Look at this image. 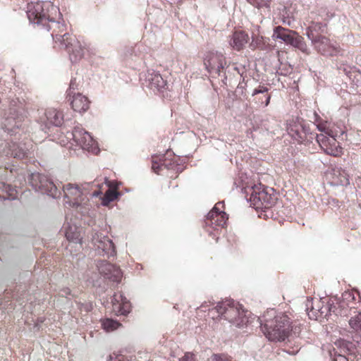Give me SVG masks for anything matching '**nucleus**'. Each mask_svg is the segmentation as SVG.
<instances>
[{
	"instance_id": "obj_1",
	"label": "nucleus",
	"mask_w": 361,
	"mask_h": 361,
	"mask_svg": "<svg viewBox=\"0 0 361 361\" xmlns=\"http://www.w3.org/2000/svg\"><path fill=\"white\" fill-rule=\"evenodd\" d=\"M27 15L31 23L46 27L48 31L52 30L53 39L64 47L71 62L80 61L84 57L85 52L89 51V44L66 32V24L59 21L61 17L60 10L52 2H31L27 5Z\"/></svg>"
},
{
	"instance_id": "obj_2",
	"label": "nucleus",
	"mask_w": 361,
	"mask_h": 361,
	"mask_svg": "<svg viewBox=\"0 0 361 361\" xmlns=\"http://www.w3.org/2000/svg\"><path fill=\"white\" fill-rule=\"evenodd\" d=\"M264 324L261 328L265 336L271 341H284L289 337H298L301 326L284 313L276 314L274 310L267 311L264 316Z\"/></svg>"
},
{
	"instance_id": "obj_3",
	"label": "nucleus",
	"mask_w": 361,
	"mask_h": 361,
	"mask_svg": "<svg viewBox=\"0 0 361 361\" xmlns=\"http://www.w3.org/2000/svg\"><path fill=\"white\" fill-rule=\"evenodd\" d=\"M214 310L226 320L238 327L247 326L248 317L240 305L234 301L226 300L219 303Z\"/></svg>"
},
{
	"instance_id": "obj_4",
	"label": "nucleus",
	"mask_w": 361,
	"mask_h": 361,
	"mask_svg": "<svg viewBox=\"0 0 361 361\" xmlns=\"http://www.w3.org/2000/svg\"><path fill=\"white\" fill-rule=\"evenodd\" d=\"M224 204L223 202L216 203L213 209L207 215L204 221V228L205 231L211 235L216 237L225 226L228 219V214L224 211Z\"/></svg>"
},
{
	"instance_id": "obj_5",
	"label": "nucleus",
	"mask_w": 361,
	"mask_h": 361,
	"mask_svg": "<svg viewBox=\"0 0 361 361\" xmlns=\"http://www.w3.org/2000/svg\"><path fill=\"white\" fill-rule=\"evenodd\" d=\"M276 197L262 184L255 185L251 188L250 204L256 209H269L276 202Z\"/></svg>"
},
{
	"instance_id": "obj_6",
	"label": "nucleus",
	"mask_w": 361,
	"mask_h": 361,
	"mask_svg": "<svg viewBox=\"0 0 361 361\" xmlns=\"http://www.w3.org/2000/svg\"><path fill=\"white\" fill-rule=\"evenodd\" d=\"M29 183L37 191L47 194L52 197L60 195V191L52 180L46 175L41 173H32L29 177Z\"/></svg>"
},
{
	"instance_id": "obj_7",
	"label": "nucleus",
	"mask_w": 361,
	"mask_h": 361,
	"mask_svg": "<svg viewBox=\"0 0 361 361\" xmlns=\"http://www.w3.org/2000/svg\"><path fill=\"white\" fill-rule=\"evenodd\" d=\"M272 37L274 39H281L286 44L292 45L305 52L307 50V45L302 36L296 32L289 29L277 26L274 30Z\"/></svg>"
},
{
	"instance_id": "obj_8",
	"label": "nucleus",
	"mask_w": 361,
	"mask_h": 361,
	"mask_svg": "<svg viewBox=\"0 0 361 361\" xmlns=\"http://www.w3.org/2000/svg\"><path fill=\"white\" fill-rule=\"evenodd\" d=\"M64 197L72 206H78L86 198L87 192L84 185L68 183L63 186Z\"/></svg>"
},
{
	"instance_id": "obj_9",
	"label": "nucleus",
	"mask_w": 361,
	"mask_h": 361,
	"mask_svg": "<svg viewBox=\"0 0 361 361\" xmlns=\"http://www.w3.org/2000/svg\"><path fill=\"white\" fill-rule=\"evenodd\" d=\"M204 65L209 73H216L219 75L226 65V57L218 51H207L204 56Z\"/></svg>"
},
{
	"instance_id": "obj_10",
	"label": "nucleus",
	"mask_w": 361,
	"mask_h": 361,
	"mask_svg": "<svg viewBox=\"0 0 361 361\" xmlns=\"http://www.w3.org/2000/svg\"><path fill=\"white\" fill-rule=\"evenodd\" d=\"M72 140L75 145L88 152H93L96 149V142L89 133L81 127H75L73 132L70 133Z\"/></svg>"
},
{
	"instance_id": "obj_11",
	"label": "nucleus",
	"mask_w": 361,
	"mask_h": 361,
	"mask_svg": "<svg viewBox=\"0 0 361 361\" xmlns=\"http://www.w3.org/2000/svg\"><path fill=\"white\" fill-rule=\"evenodd\" d=\"M324 134L317 135L316 140L321 149L329 155L338 157L342 154V148L340 147L338 142L334 137V135L329 136Z\"/></svg>"
},
{
	"instance_id": "obj_12",
	"label": "nucleus",
	"mask_w": 361,
	"mask_h": 361,
	"mask_svg": "<svg viewBox=\"0 0 361 361\" xmlns=\"http://www.w3.org/2000/svg\"><path fill=\"white\" fill-rule=\"evenodd\" d=\"M112 311L115 315H127L131 310L130 302L122 293H115L111 300Z\"/></svg>"
},
{
	"instance_id": "obj_13",
	"label": "nucleus",
	"mask_w": 361,
	"mask_h": 361,
	"mask_svg": "<svg viewBox=\"0 0 361 361\" xmlns=\"http://www.w3.org/2000/svg\"><path fill=\"white\" fill-rule=\"evenodd\" d=\"M92 242L98 249H101L108 256L114 257L116 255V247L111 240L109 237L102 235L96 233L92 237Z\"/></svg>"
},
{
	"instance_id": "obj_14",
	"label": "nucleus",
	"mask_w": 361,
	"mask_h": 361,
	"mask_svg": "<svg viewBox=\"0 0 361 361\" xmlns=\"http://www.w3.org/2000/svg\"><path fill=\"white\" fill-rule=\"evenodd\" d=\"M98 269L101 274L112 281L118 282L121 280V271L114 264L104 261L99 264Z\"/></svg>"
},
{
	"instance_id": "obj_15",
	"label": "nucleus",
	"mask_w": 361,
	"mask_h": 361,
	"mask_svg": "<svg viewBox=\"0 0 361 361\" xmlns=\"http://www.w3.org/2000/svg\"><path fill=\"white\" fill-rule=\"evenodd\" d=\"M287 130L288 134L299 143L308 140L310 134L308 128L299 122L290 123Z\"/></svg>"
},
{
	"instance_id": "obj_16",
	"label": "nucleus",
	"mask_w": 361,
	"mask_h": 361,
	"mask_svg": "<svg viewBox=\"0 0 361 361\" xmlns=\"http://www.w3.org/2000/svg\"><path fill=\"white\" fill-rule=\"evenodd\" d=\"M66 98L75 111L83 113L90 108V102L88 98L79 92Z\"/></svg>"
},
{
	"instance_id": "obj_17",
	"label": "nucleus",
	"mask_w": 361,
	"mask_h": 361,
	"mask_svg": "<svg viewBox=\"0 0 361 361\" xmlns=\"http://www.w3.org/2000/svg\"><path fill=\"white\" fill-rule=\"evenodd\" d=\"M249 39L250 37L245 31H235L232 35L230 44L235 50L240 51L248 43Z\"/></svg>"
},
{
	"instance_id": "obj_18",
	"label": "nucleus",
	"mask_w": 361,
	"mask_h": 361,
	"mask_svg": "<svg viewBox=\"0 0 361 361\" xmlns=\"http://www.w3.org/2000/svg\"><path fill=\"white\" fill-rule=\"evenodd\" d=\"M149 86L153 90L163 92L167 87V82L165 80L160 73L153 72L149 75L148 78Z\"/></svg>"
},
{
	"instance_id": "obj_19",
	"label": "nucleus",
	"mask_w": 361,
	"mask_h": 361,
	"mask_svg": "<svg viewBox=\"0 0 361 361\" xmlns=\"http://www.w3.org/2000/svg\"><path fill=\"white\" fill-rule=\"evenodd\" d=\"M326 28V24L312 22V24L307 28L306 34L311 41L315 40V39L323 35L322 34L325 32Z\"/></svg>"
},
{
	"instance_id": "obj_20",
	"label": "nucleus",
	"mask_w": 361,
	"mask_h": 361,
	"mask_svg": "<svg viewBox=\"0 0 361 361\" xmlns=\"http://www.w3.org/2000/svg\"><path fill=\"white\" fill-rule=\"evenodd\" d=\"M269 89L263 85H259L258 88L254 90L252 95H257L259 94H263L262 97H257L255 98L256 103L258 106H267L270 102L271 94L268 93Z\"/></svg>"
},
{
	"instance_id": "obj_21",
	"label": "nucleus",
	"mask_w": 361,
	"mask_h": 361,
	"mask_svg": "<svg viewBox=\"0 0 361 361\" xmlns=\"http://www.w3.org/2000/svg\"><path fill=\"white\" fill-rule=\"evenodd\" d=\"M45 116L49 123L56 126H61L63 122V114L54 108L47 109Z\"/></svg>"
},
{
	"instance_id": "obj_22",
	"label": "nucleus",
	"mask_w": 361,
	"mask_h": 361,
	"mask_svg": "<svg viewBox=\"0 0 361 361\" xmlns=\"http://www.w3.org/2000/svg\"><path fill=\"white\" fill-rule=\"evenodd\" d=\"M312 42L322 54H331L332 49L330 40L326 37L322 35L315 39V40H312Z\"/></svg>"
},
{
	"instance_id": "obj_23",
	"label": "nucleus",
	"mask_w": 361,
	"mask_h": 361,
	"mask_svg": "<svg viewBox=\"0 0 361 361\" xmlns=\"http://www.w3.org/2000/svg\"><path fill=\"white\" fill-rule=\"evenodd\" d=\"M323 298L312 300L311 307L307 305V314L311 319H319L320 309H322Z\"/></svg>"
},
{
	"instance_id": "obj_24",
	"label": "nucleus",
	"mask_w": 361,
	"mask_h": 361,
	"mask_svg": "<svg viewBox=\"0 0 361 361\" xmlns=\"http://www.w3.org/2000/svg\"><path fill=\"white\" fill-rule=\"evenodd\" d=\"M249 47L252 50L257 49L262 50L267 49L269 47V39L258 34L252 33V42H250Z\"/></svg>"
},
{
	"instance_id": "obj_25",
	"label": "nucleus",
	"mask_w": 361,
	"mask_h": 361,
	"mask_svg": "<svg viewBox=\"0 0 361 361\" xmlns=\"http://www.w3.org/2000/svg\"><path fill=\"white\" fill-rule=\"evenodd\" d=\"M18 192L16 188L11 185H7L3 182H0V198L2 199H16Z\"/></svg>"
},
{
	"instance_id": "obj_26",
	"label": "nucleus",
	"mask_w": 361,
	"mask_h": 361,
	"mask_svg": "<svg viewBox=\"0 0 361 361\" xmlns=\"http://www.w3.org/2000/svg\"><path fill=\"white\" fill-rule=\"evenodd\" d=\"M336 307L334 305V301L329 298H323L322 309H320L319 319H323L329 316L331 312H336Z\"/></svg>"
},
{
	"instance_id": "obj_27",
	"label": "nucleus",
	"mask_w": 361,
	"mask_h": 361,
	"mask_svg": "<svg viewBox=\"0 0 361 361\" xmlns=\"http://www.w3.org/2000/svg\"><path fill=\"white\" fill-rule=\"evenodd\" d=\"M66 237L70 242L82 243L80 233L75 227L69 226L66 231Z\"/></svg>"
},
{
	"instance_id": "obj_28",
	"label": "nucleus",
	"mask_w": 361,
	"mask_h": 361,
	"mask_svg": "<svg viewBox=\"0 0 361 361\" xmlns=\"http://www.w3.org/2000/svg\"><path fill=\"white\" fill-rule=\"evenodd\" d=\"M11 155L16 159L22 160L27 157V150L19 147L17 144L13 143L10 146Z\"/></svg>"
},
{
	"instance_id": "obj_29",
	"label": "nucleus",
	"mask_w": 361,
	"mask_h": 361,
	"mask_svg": "<svg viewBox=\"0 0 361 361\" xmlns=\"http://www.w3.org/2000/svg\"><path fill=\"white\" fill-rule=\"evenodd\" d=\"M107 185L109 188L106 191L102 199V204L104 205H108L111 202L115 200L118 195V192L116 188H111L109 182Z\"/></svg>"
},
{
	"instance_id": "obj_30",
	"label": "nucleus",
	"mask_w": 361,
	"mask_h": 361,
	"mask_svg": "<svg viewBox=\"0 0 361 361\" xmlns=\"http://www.w3.org/2000/svg\"><path fill=\"white\" fill-rule=\"evenodd\" d=\"M163 162L161 157L158 156H153L152 157V169L157 174H159L160 172L165 168V164Z\"/></svg>"
},
{
	"instance_id": "obj_31",
	"label": "nucleus",
	"mask_w": 361,
	"mask_h": 361,
	"mask_svg": "<svg viewBox=\"0 0 361 361\" xmlns=\"http://www.w3.org/2000/svg\"><path fill=\"white\" fill-rule=\"evenodd\" d=\"M102 326L106 331H112L121 326V324L111 319H106L102 321Z\"/></svg>"
},
{
	"instance_id": "obj_32",
	"label": "nucleus",
	"mask_w": 361,
	"mask_h": 361,
	"mask_svg": "<svg viewBox=\"0 0 361 361\" xmlns=\"http://www.w3.org/2000/svg\"><path fill=\"white\" fill-rule=\"evenodd\" d=\"M349 324L355 331L361 332V312L352 317L349 320Z\"/></svg>"
},
{
	"instance_id": "obj_33",
	"label": "nucleus",
	"mask_w": 361,
	"mask_h": 361,
	"mask_svg": "<svg viewBox=\"0 0 361 361\" xmlns=\"http://www.w3.org/2000/svg\"><path fill=\"white\" fill-rule=\"evenodd\" d=\"M317 128L319 131L324 133V135L326 136H331L334 134V132L331 129L329 124L328 123L327 121H319L318 123L317 124Z\"/></svg>"
},
{
	"instance_id": "obj_34",
	"label": "nucleus",
	"mask_w": 361,
	"mask_h": 361,
	"mask_svg": "<svg viewBox=\"0 0 361 361\" xmlns=\"http://www.w3.org/2000/svg\"><path fill=\"white\" fill-rule=\"evenodd\" d=\"M6 122L4 126L8 130L13 131L15 128H19L20 126L19 121H16V118L13 117L6 118Z\"/></svg>"
},
{
	"instance_id": "obj_35",
	"label": "nucleus",
	"mask_w": 361,
	"mask_h": 361,
	"mask_svg": "<svg viewBox=\"0 0 361 361\" xmlns=\"http://www.w3.org/2000/svg\"><path fill=\"white\" fill-rule=\"evenodd\" d=\"M78 84L76 81V78L71 79L70 85H69V88L68 89V90L66 92V94H67L66 97H71L72 95L74 94V93H77L76 90H78Z\"/></svg>"
},
{
	"instance_id": "obj_36",
	"label": "nucleus",
	"mask_w": 361,
	"mask_h": 361,
	"mask_svg": "<svg viewBox=\"0 0 361 361\" xmlns=\"http://www.w3.org/2000/svg\"><path fill=\"white\" fill-rule=\"evenodd\" d=\"M247 1L257 8L268 7L271 0H247Z\"/></svg>"
},
{
	"instance_id": "obj_37",
	"label": "nucleus",
	"mask_w": 361,
	"mask_h": 361,
	"mask_svg": "<svg viewBox=\"0 0 361 361\" xmlns=\"http://www.w3.org/2000/svg\"><path fill=\"white\" fill-rule=\"evenodd\" d=\"M345 299L352 298L353 300H357V302H361V296L358 291L346 292L343 295Z\"/></svg>"
},
{
	"instance_id": "obj_38",
	"label": "nucleus",
	"mask_w": 361,
	"mask_h": 361,
	"mask_svg": "<svg viewBox=\"0 0 361 361\" xmlns=\"http://www.w3.org/2000/svg\"><path fill=\"white\" fill-rule=\"evenodd\" d=\"M209 361H231L226 355H213Z\"/></svg>"
},
{
	"instance_id": "obj_39",
	"label": "nucleus",
	"mask_w": 361,
	"mask_h": 361,
	"mask_svg": "<svg viewBox=\"0 0 361 361\" xmlns=\"http://www.w3.org/2000/svg\"><path fill=\"white\" fill-rule=\"evenodd\" d=\"M180 361H195V355L191 353H186Z\"/></svg>"
},
{
	"instance_id": "obj_40",
	"label": "nucleus",
	"mask_w": 361,
	"mask_h": 361,
	"mask_svg": "<svg viewBox=\"0 0 361 361\" xmlns=\"http://www.w3.org/2000/svg\"><path fill=\"white\" fill-rule=\"evenodd\" d=\"M113 361H130L128 358L123 355H117L114 358Z\"/></svg>"
},
{
	"instance_id": "obj_41",
	"label": "nucleus",
	"mask_w": 361,
	"mask_h": 361,
	"mask_svg": "<svg viewBox=\"0 0 361 361\" xmlns=\"http://www.w3.org/2000/svg\"><path fill=\"white\" fill-rule=\"evenodd\" d=\"M338 358H339L340 361H348L347 358L342 355H339Z\"/></svg>"
},
{
	"instance_id": "obj_42",
	"label": "nucleus",
	"mask_w": 361,
	"mask_h": 361,
	"mask_svg": "<svg viewBox=\"0 0 361 361\" xmlns=\"http://www.w3.org/2000/svg\"><path fill=\"white\" fill-rule=\"evenodd\" d=\"M100 193H102V192H101L94 191L93 192V196H98Z\"/></svg>"
},
{
	"instance_id": "obj_43",
	"label": "nucleus",
	"mask_w": 361,
	"mask_h": 361,
	"mask_svg": "<svg viewBox=\"0 0 361 361\" xmlns=\"http://www.w3.org/2000/svg\"><path fill=\"white\" fill-rule=\"evenodd\" d=\"M61 143L63 145H66L67 144V142H65L63 140H61Z\"/></svg>"
}]
</instances>
